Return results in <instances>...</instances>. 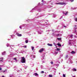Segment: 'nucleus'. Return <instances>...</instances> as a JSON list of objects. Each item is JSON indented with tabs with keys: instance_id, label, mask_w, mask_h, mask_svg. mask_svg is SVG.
Listing matches in <instances>:
<instances>
[{
	"instance_id": "obj_8",
	"label": "nucleus",
	"mask_w": 77,
	"mask_h": 77,
	"mask_svg": "<svg viewBox=\"0 0 77 77\" xmlns=\"http://www.w3.org/2000/svg\"><path fill=\"white\" fill-rule=\"evenodd\" d=\"M57 45H58V46H59V47H61V46H62L60 44L58 43Z\"/></svg>"
},
{
	"instance_id": "obj_24",
	"label": "nucleus",
	"mask_w": 77,
	"mask_h": 77,
	"mask_svg": "<svg viewBox=\"0 0 77 77\" xmlns=\"http://www.w3.org/2000/svg\"><path fill=\"white\" fill-rule=\"evenodd\" d=\"M75 21H77V18H76L75 19Z\"/></svg>"
},
{
	"instance_id": "obj_5",
	"label": "nucleus",
	"mask_w": 77,
	"mask_h": 77,
	"mask_svg": "<svg viewBox=\"0 0 77 77\" xmlns=\"http://www.w3.org/2000/svg\"><path fill=\"white\" fill-rule=\"evenodd\" d=\"M47 45H48V46H52L53 45H52V44H50L49 43H48L47 44Z\"/></svg>"
},
{
	"instance_id": "obj_23",
	"label": "nucleus",
	"mask_w": 77,
	"mask_h": 77,
	"mask_svg": "<svg viewBox=\"0 0 77 77\" xmlns=\"http://www.w3.org/2000/svg\"><path fill=\"white\" fill-rule=\"evenodd\" d=\"M41 73H44V71H42L41 72Z\"/></svg>"
},
{
	"instance_id": "obj_37",
	"label": "nucleus",
	"mask_w": 77,
	"mask_h": 77,
	"mask_svg": "<svg viewBox=\"0 0 77 77\" xmlns=\"http://www.w3.org/2000/svg\"><path fill=\"white\" fill-rule=\"evenodd\" d=\"M64 27H66V26H64Z\"/></svg>"
},
{
	"instance_id": "obj_31",
	"label": "nucleus",
	"mask_w": 77,
	"mask_h": 77,
	"mask_svg": "<svg viewBox=\"0 0 77 77\" xmlns=\"http://www.w3.org/2000/svg\"><path fill=\"white\" fill-rule=\"evenodd\" d=\"M2 70L1 68H0V71H1Z\"/></svg>"
},
{
	"instance_id": "obj_9",
	"label": "nucleus",
	"mask_w": 77,
	"mask_h": 77,
	"mask_svg": "<svg viewBox=\"0 0 77 77\" xmlns=\"http://www.w3.org/2000/svg\"><path fill=\"white\" fill-rule=\"evenodd\" d=\"M3 59V58H0V61H2V60Z\"/></svg>"
},
{
	"instance_id": "obj_19",
	"label": "nucleus",
	"mask_w": 77,
	"mask_h": 77,
	"mask_svg": "<svg viewBox=\"0 0 77 77\" xmlns=\"http://www.w3.org/2000/svg\"><path fill=\"white\" fill-rule=\"evenodd\" d=\"M68 11L66 12V13H65V15H67V14H68Z\"/></svg>"
},
{
	"instance_id": "obj_11",
	"label": "nucleus",
	"mask_w": 77,
	"mask_h": 77,
	"mask_svg": "<svg viewBox=\"0 0 77 77\" xmlns=\"http://www.w3.org/2000/svg\"><path fill=\"white\" fill-rule=\"evenodd\" d=\"M31 48L32 50H34V47L33 46H32L31 47Z\"/></svg>"
},
{
	"instance_id": "obj_22",
	"label": "nucleus",
	"mask_w": 77,
	"mask_h": 77,
	"mask_svg": "<svg viewBox=\"0 0 77 77\" xmlns=\"http://www.w3.org/2000/svg\"><path fill=\"white\" fill-rule=\"evenodd\" d=\"M68 55H66V58H68Z\"/></svg>"
},
{
	"instance_id": "obj_7",
	"label": "nucleus",
	"mask_w": 77,
	"mask_h": 77,
	"mask_svg": "<svg viewBox=\"0 0 77 77\" xmlns=\"http://www.w3.org/2000/svg\"><path fill=\"white\" fill-rule=\"evenodd\" d=\"M34 75H35V76H36V75H38V74L37 73H35L34 74Z\"/></svg>"
},
{
	"instance_id": "obj_30",
	"label": "nucleus",
	"mask_w": 77,
	"mask_h": 77,
	"mask_svg": "<svg viewBox=\"0 0 77 77\" xmlns=\"http://www.w3.org/2000/svg\"><path fill=\"white\" fill-rule=\"evenodd\" d=\"M72 77H75V75L73 76H72Z\"/></svg>"
},
{
	"instance_id": "obj_4",
	"label": "nucleus",
	"mask_w": 77,
	"mask_h": 77,
	"mask_svg": "<svg viewBox=\"0 0 77 77\" xmlns=\"http://www.w3.org/2000/svg\"><path fill=\"white\" fill-rule=\"evenodd\" d=\"M16 34L18 36H22L21 34H19V33L18 32L16 33Z\"/></svg>"
},
{
	"instance_id": "obj_1",
	"label": "nucleus",
	"mask_w": 77,
	"mask_h": 77,
	"mask_svg": "<svg viewBox=\"0 0 77 77\" xmlns=\"http://www.w3.org/2000/svg\"><path fill=\"white\" fill-rule=\"evenodd\" d=\"M21 62L22 63H26V60L24 57H22V59L21 60Z\"/></svg>"
},
{
	"instance_id": "obj_3",
	"label": "nucleus",
	"mask_w": 77,
	"mask_h": 77,
	"mask_svg": "<svg viewBox=\"0 0 77 77\" xmlns=\"http://www.w3.org/2000/svg\"><path fill=\"white\" fill-rule=\"evenodd\" d=\"M44 49L42 48L39 50V53H42L43 51H44Z\"/></svg>"
},
{
	"instance_id": "obj_6",
	"label": "nucleus",
	"mask_w": 77,
	"mask_h": 77,
	"mask_svg": "<svg viewBox=\"0 0 77 77\" xmlns=\"http://www.w3.org/2000/svg\"><path fill=\"white\" fill-rule=\"evenodd\" d=\"M75 53V52L74 51H72L71 52V54H74Z\"/></svg>"
},
{
	"instance_id": "obj_18",
	"label": "nucleus",
	"mask_w": 77,
	"mask_h": 77,
	"mask_svg": "<svg viewBox=\"0 0 77 77\" xmlns=\"http://www.w3.org/2000/svg\"><path fill=\"white\" fill-rule=\"evenodd\" d=\"M73 71H77V70L76 69H73Z\"/></svg>"
},
{
	"instance_id": "obj_16",
	"label": "nucleus",
	"mask_w": 77,
	"mask_h": 77,
	"mask_svg": "<svg viewBox=\"0 0 77 77\" xmlns=\"http://www.w3.org/2000/svg\"><path fill=\"white\" fill-rule=\"evenodd\" d=\"M23 47H24V48H26V47H27V46L25 45L23 46Z\"/></svg>"
},
{
	"instance_id": "obj_27",
	"label": "nucleus",
	"mask_w": 77,
	"mask_h": 77,
	"mask_svg": "<svg viewBox=\"0 0 77 77\" xmlns=\"http://www.w3.org/2000/svg\"><path fill=\"white\" fill-rule=\"evenodd\" d=\"M71 2H74V0H72L71 1Z\"/></svg>"
},
{
	"instance_id": "obj_35",
	"label": "nucleus",
	"mask_w": 77,
	"mask_h": 77,
	"mask_svg": "<svg viewBox=\"0 0 77 77\" xmlns=\"http://www.w3.org/2000/svg\"><path fill=\"white\" fill-rule=\"evenodd\" d=\"M71 44V42L69 43V45H70V44Z\"/></svg>"
},
{
	"instance_id": "obj_29",
	"label": "nucleus",
	"mask_w": 77,
	"mask_h": 77,
	"mask_svg": "<svg viewBox=\"0 0 77 77\" xmlns=\"http://www.w3.org/2000/svg\"><path fill=\"white\" fill-rule=\"evenodd\" d=\"M6 71V70H4L3 71V72H5Z\"/></svg>"
},
{
	"instance_id": "obj_26",
	"label": "nucleus",
	"mask_w": 77,
	"mask_h": 77,
	"mask_svg": "<svg viewBox=\"0 0 77 77\" xmlns=\"http://www.w3.org/2000/svg\"><path fill=\"white\" fill-rule=\"evenodd\" d=\"M14 60H17V58H14Z\"/></svg>"
},
{
	"instance_id": "obj_25",
	"label": "nucleus",
	"mask_w": 77,
	"mask_h": 77,
	"mask_svg": "<svg viewBox=\"0 0 77 77\" xmlns=\"http://www.w3.org/2000/svg\"><path fill=\"white\" fill-rule=\"evenodd\" d=\"M57 50H58L59 51V50H60V49H59V48H57Z\"/></svg>"
},
{
	"instance_id": "obj_39",
	"label": "nucleus",
	"mask_w": 77,
	"mask_h": 77,
	"mask_svg": "<svg viewBox=\"0 0 77 77\" xmlns=\"http://www.w3.org/2000/svg\"><path fill=\"white\" fill-rule=\"evenodd\" d=\"M69 41H72L71 40H70Z\"/></svg>"
},
{
	"instance_id": "obj_34",
	"label": "nucleus",
	"mask_w": 77,
	"mask_h": 77,
	"mask_svg": "<svg viewBox=\"0 0 77 77\" xmlns=\"http://www.w3.org/2000/svg\"><path fill=\"white\" fill-rule=\"evenodd\" d=\"M20 29H21V26H20Z\"/></svg>"
},
{
	"instance_id": "obj_21",
	"label": "nucleus",
	"mask_w": 77,
	"mask_h": 77,
	"mask_svg": "<svg viewBox=\"0 0 77 77\" xmlns=\"http://www.w3.org/2000/svg\"><path fill=\"white\" fill-rule=\"evenodd\" d=\"M51 64H53V61L51 62Z\"/></svg>"
},
{
	"instance_id": "obj_17",
	"label": "nucleus",
	"mask_w": 77,
	"mask_h": 77,
	"mask_svg": "<svg viewBox=\"0 0 77 77\" xmlns=\"http://www.w3.org/2000/svg\"><path fill=\"white\" fill-rule=\"evenodd\" d=\"M63 77H66V75H65L64 74H63Z\"/></svg>"
},
{
	"instance_id": "obj_38",
	"label": "nucleus",
	"mask_w": 77,
	"mask_h": 77,
	"mask_svg": "<svg viewBox=\"0 0 77 77\" xmlns=\"http://www.w3.org/2000/svg\"><path fill=\"white\" fill-rule=\"evenodd\" d=\"M0 67H1V65H0Z\"/></svg>"
},
{
	"instance_id": "obj_12",
	"label": "nucleus",
	"mask_w": 77,
	"mask_h": 77,
	"mask_svg": "<svg viewBox=\"0 0 77 77\" xmlns=\"http://www.w3.org/2000/svg\"><path fill=\"white\" fill-rule=\"evenodd\" d=\"M49 77H53V75H49Z\"/></svg>"
},
{
	"instance_id": "obj_32",
	"label": "nucleus",
	"mask_w": 77,
	"mask_h": 77,
	"mask_svg": "<svg viewBox=\"0 0 77 77\" xmlns=\"http://www.w3.org/2000/svg\"><path fill=\"white\" fill-rule=\"evenodd\" d=\"M58 53L57 52H56L55 54H57Z\"/></svg>"
},
{
	"instance_id": "obj_14",
	"label": "nucleus",
	"mask_w": 77,
	"mask_h": 77,
	"mask_svg": "<svg viewBox=\"0 0 77 77\" xmlns=\"http://www.w3.org/2000/svg\"><path fill=\"white\" fill-rule=\"evenodd\" d=\"M29 41L28 40H26L25 41L26 43H28Z\"/></svg>"
},
{
	"instance_id": "obj_15",
	"label": "nucleus",
	"mask_w": 77,
	"mask_h": 77,
	"mask_svg": "<svg viewBox=\"0 0 77 77\" xmlns=\"http://www.w3.org/2000/svg\"><path fill=\"white\" fill-rule=\"evenodd\" d=\"M57 40H61V38H57Z\"/></svg>"
},
{
	"instance_id": "obj_36",
	"label": "nucleus",
	"mask_w": 77,
	"mask_h": 77,
	"mask_svg": "<svg viewBox=\"0 0 77 77\" xmlns=\"http://www.w3.org/2000/svg\"><path fill=\"white\" fill-rule=\"evenodd\" d=\"M2 77H5L4 76H2Z\"/></svg>"
},
{
	"instance_id": "obj_13",
	"label": "nucleus",
	"mask_w": 77,
	"mask_h": 77,
	"mask_svg": "<svg viewBox=\"0 0 77 77\" xmlns=\"http://www.w3.org/2000/svg\"><path fill=\"white\" fill-rule=\"evenodd\" d=\"M73 36V35H71L70 36V38H72V36Z\"/></svg>"
},
{
	"instance_id": "obj_33",
	"label": "nucleus",
	"mask_w": 77,
	"mask_h": 77,
	"mask_svg": "<svg viewBox=\"0 0 77 77\" xmlns=\"http://www.w3.org/2000/svg\"><path fill=\"white\" fill-rule=\"evenodd\" d=\"M42 2H44V0H42Z\"/></svg>"
},
{
	"instance_id": "obj_28",
	"label": "nucleus",
	"mask_w": 77,
	"mask_h": 77,
	"mask_svg": "<svg viewBox=\"0 0 77 77\" xmlns=\"http://www.w3.org/2000/svg\"><path fill=\"white\" fill-rule=\"evenodd\" d=\"M38 34H42V32H39V33H38Z\"/></svg>"
},
{
	"instance_id": "obj_20",
	"label": "nucleus",
	"mask_w": 77,
	"mask_h": 77,
	"mask_svg": "<svg viewBox=\"0 0 77 77\" xmlns=\"http://www.w3.org/2000/svg\"><path fill=\"white\" fill-rule=\"evenodd\" d=\"M57 36H60V34H58L57 35Z\"/></svg>"
},
{
	"instance_id": "obj_2",
	"label": "nucleus",
	"mask_w": 77,
	"mask_h": 77,
	"mask_svg": "<svg viewBox=\"0 0 77 77\" xmlns=\"http://www.w3.org/2000/svg\"><path fill=\"white\" fill-rule=\"evenodd\" d=\"M56 5H66V3L64 2H60L58 3H55Z\"/></svg>"
},
{
	"instance_id": "obj_40",
	"label": "nucleus",
	"mask_w": 77,
	"mask_h": 77,
	"mask_svg": "<svg viewBox=\"0 0 77 77\" xmlns=\"http://www.w3.org/2000/svg\"><path fill=\"white\" fill-rule=\"evenodd\" d=\"M75 26H76V25H75Z\"/></svg>"
},
{
	"instance_id": "obj_10",
	"label": "nucleus",
	"mask_w": 77,
	"mask_h": 77,
	"mask_svg": "<svg viewBox=\"0 0 77 77\" xmlns=\"http://www.w3.org/2000/svg\"><path fill=\"white\" fill-rule=\"evenodd\" d=\"M5 53H6V52L4 51L3 53H2V55H5Z\"/></svg>"
}]
</instances>
